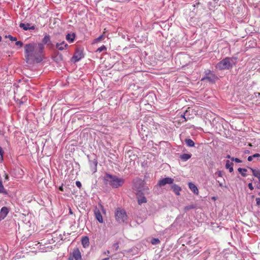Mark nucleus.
I'll return each instance as SVG.
<instances>
[{
    "mask_svg": "<svg viewBox=\"0 0 260 260\" xmlns=\"http://www.w3.org/2000/svg\"><path fill=\"white\" fill-rule=\"evenodd\" d=\"M226 157L228 158H232V157H231L230 155H228Z\"/></svg>",
    "mask_w": 260,
    "mask_h": 260,
    "instance_id": "nucleus-49",
    "label": "nucleus"
},
{
    "mask_svg": "<svg viewBox=\"0 0 260 260\" xmlns=\"http://www.w3.org/2000/svg\"><path fill=\"white\" fill-rule=\"evenodd\" d=\"M258 194L260 196V192L258 193Z\"/></svg>",
    "mask_w": 260,
    "mask_h": 260,
    "instance_id": "nucleus-58",
    "label": "nucleus"
},
{
    "mask_svg": "<svg viewBox=\"0 0 260 260\" xmlns=\"http://www.w3.org/2000/svg\"><path fill=\"white\" fill-rule=\"evenodd\" d=\"M231 160L232 161H235L236 162H238V163H240V162H242V160L238 158L232 157V158H231Z\"/></svg>",
    "mask_w": 260,
    "mask_h": 260,
    "instance_id": "nucleus-35",
    "label": "nucleus"
},
{
    "mask_svg": "<svg viewBox=\"0 0 260 260\" xmlns=\"http://www.w3.org/2000/svg\"><path fill=\"white\" fill-rule=\"evenodd\" d=\"M9 211V209L7 207H3L1 208L0 211V217L2 220L4 219L7 216Z\"/></svg>",
    "mask_w": 260,
    "mask_h": 260,
    "instance_id": "nucleus-16",
    "label": "nucleus"
},
{
    "mask_svg": "<svg viewBox=\"0 0 260 260\" xmlns=\"http://www.w3.org/2000/svg\"><path fill=\"white\" fill-rule=\"evenodd\" d=\"M196 208V206L193 204H191L190 205L186 206L184 208V211L186 212L188 211L189 210L193 209H195Z\"/></svg>",
    "mask_w": 260,
    "mask_h": 260,
    "instance_id": "nucleus-26",
    "label": "nucleus"
},
{
    "mask_svg": "<svg viewBox=\"0 0 260 260\" xmlns=\"http://www.w3.org/2000/svg\"><path fill=\"white\" fill-rule=\"evenodd\" d=\"M55 47L58 50L62 51L64 49H68L69 45L68 44L66 43L64 41H62L60 43H57L55 45Z\"/></svg>",
    "mask_w": 260,
    "mask_h": 260,
    "instance_id": "nucleus-12",
    "label": "nucleus"
},
{
    "mask_svg": "<svg viewBox=\"0 0 260 260\" xmlns=\"http://www.w3.org/2000/svg\"><path fill=\"white\" fill-rule=\"evenodd\" d=\"M151 243L153 245H156L160 243V241L157 238H152L151 239Z\"/></svg>",
    "mask_w": 260,
    "mask_h": 260,
    "instance_id": "nucleus-31",
    "label": "nucleus"
},
{
    "mask_svg": "<svg viewBox=\"0 0 260 260\" xmlns=\"http://www.w3.org/2000/svg\"><path fill=\"white\" fill-rule=\"evenodd\" d=\"M99 206L101 207L102 209H103L104 207H103V206L101 204H100Z\"/></svg>",
    "mask_w": 260,
    "mask_h": 260,
    "instance_id": "nucleus-50",
    "label": "nucleus"
},
{
    "mask_svg": "<svg viewBox=\"0 0 260 260\" xmlns=\"http://www.w3.org/2000/svg\"><path fill=\"white\" fill-rule=\"evenodd\" d=\"M29 30L30 29H31V30H34L35 29V26L34 25H31L30 24V26H29Z\"/></svg>",
    "mask_w": 260,
    "mask_h": 260,
    "instance_id": "nucleus-44",
    "label": "nucleus"
},
{
    "mask_svg": "<svg viewBox=\"0 0 260 260\" xmlns=\"http://www.w3.org/2000/svg\"><path fill=\"white\" fill-rule=\"evenodd\" d=\"M59 189H60V190H62V187H60L59 188Z\"/></svg>",
    "mask_w": 260,
    "mask_h": 260,
    "instance_id": "nucleus-52",
    "label": "nucleus"
},
{
    "mask_svg": "<svg viewBox=\"0 0 260 260\" xmlns=\"http://www.w3.org/2000/svg\"><path fill=\"white\" fill-rule=\"evenodd\" d=\"M94 215L95 217V218L96 220L100 223L103 222V219L102 215V214L101 213V211L99 209H98L97 208H95L94 211Z\"/></svg>",
    "mask_w": 260,
    "mask_h": 260,
    "instance_id": "nucleus-14",
    "label": "nucleus"
},
{
    "mask_svg": "<svg viewBox=\"0 0 260 260\" xmlns=\"http://www.w3.org/2000/svg\"><path fill=\"white\" fill-rule=\"evenodd\" d=\"M72 254L75 260H81V254L78 248L74 249Z\"/></svg>",
    "mask_w": 260,
    "mask_h": 260,
    "instance_id": "nucleus-15",
    "label": "nucleus"
},
{
    "mask_svg": "<svg viewBox=\"0 0 260 260\" xmlns=\"http://www.w3.org/2000/svg\"><path fill=\"white\" fill-rule=\"evenodd\" d=\"M82 244L84 248H86L89 245V238L87 236L82 237L81 240Z\"/></svg>",
    "mask_w": 260,
    "mask_h": 260,
    "instance_id": "nucleus-20",
    "label": "nucleus"
},
{
    "mask_svg": "<svg viewBox=\"0 0 260 260\" xmlns=\"http://www.w3.org/2000/svg\"><path fill=\"white\" fill-rule=\"evenodd\" d=\"M236 57H226L218 62L215 66V68L220 71L231 69L236 65Z\"/></svg>",
    "mask_w": 260,
    "mask_h": 260,
    "instance_id": "nucleus-3",
    "label": "nucleus"
},
{
    "mask_svg": "<svg viewBox=\"0 0 260 260\" xmlns=\"http://www.w3.org/2000/svg\"><path fill=\"white\" fill-rule=\"evenodd\" d=\"M233 165L232 162H230V160H227L225 164V168L229 170V172L232 173L233 172Z\"/></svg>",
    "mask_w": 260,
    "mask_h": 260,
    "instance_id": "nucleus-23",
    "label": "nucleus"
},
{
    "mask_svg": "<svg viewBox=\"0 0 260 260\" xmlns=\"http://www.w3.org/2000/svg\"><path fill=\"white\" fill-rule=\"evenodd\" d=\"M260 157V154L259 153H255L252 155L249 156L247 158V160L249 161H251L254 158H258Z\"/></svg>",
    "mask_w": 260,
    "mask_h": 260,
    "instance_id": "nucleus-29",
    "label": "nucleus"
},
{
    "mask_svg": "<svg viewBox=\"0 0 260 260\" xmlns=\"http://www.w3.org/2000/svg\"><path fill=\"white\" fill-rule=\"evenodd\" d=\"M2 37L0 36V42L2 41Z\"/></svg>",
    "mask_w": 260,
    "mask_h": 260,
    "instance_id": "nucleus-53",
    "label": "nucleus"
},
{
    "mask_svg": "<svg viewBox=\"0 0 260 260\" xmlns=\"http://www.w3.org/2000/svg\"><path fill=\"white\" fill-rule=\"evenodd\" d=\"M216 181H217V182L218 183V185H219L220 187H223V183H222V182H220V180H216Z\"/></svg>",
    "mask_w": 260,
    "mask_h": 260,
    "instance_id": "nucleus-43",
    "label": "nucleus"
},
{
    "mask_svg": "<svg viewBox=\"0 0 260 260\" xmlns=\"http://www.w3.org/2000/svg\"><path fill=\"white\" fill-rule=\"evenodd\" d=\"M104 182L106 185H109L112 188H117L122 186L124 183L125 180L119 178L115 175L106 173L103 178Z\"/></svg>",
    "mask_w": 260,
    "mask_h": 260,
    "instance_id": "nucleus-2",
    "label": "nucleus"
},
{
    "mask_svg": "<svg viewBox=\"0 0 260 260\" xmlns=\"http://www.w3.org/2000/svg\"><path fill=\"white\" fill-rule=\"evenodd\" d=\"M69 213L70 214H73V213L72 212V209L71 208L70 209Z\"/></svg>",
    "mask_w": 260,
    "mask_h": 260,
    "instance_id": "nucleus-47",
    "label": "nucleus"
},
{
    "mask_svg": "<svg viewBox=\"0 0 260 260\" xmlns=\"http://www.w3.org/2000/svg\"><path fill=\"white\" fill-rule=\"evenodd\" d=\"M84 57L83 50L81 48H76L75 53L71 58L72 62H76L80 60Z\"/></svg>",
    "mask_w": 260,
    "mask_h": 260,
    "instance_id": "nucleus-8",
    "label": "nucleus"
},
{
    "mask_svg": "<svg viewBox=\"0 0 260 260\" xmlns=\"http://www.w3.org/2000/svg\"><path fill=\"white\" fill-rule=\"evenodd\" d=\"M15 45L16 46H19L20 47H21L23 46V43L21 41H16V43H15Z\"/></svg>",
    "mask_w": 260,
    "mask_h": 260,
    "instance_id": "nucleus-36",
    "label": "nucleus"
},
{
    "mask_svg": "<svg viewBox=\"0 0 260 260\" xmlns=\"http://www.w3.org/2000/svg\"><path fill=\"white\" fill-rule=\"evenodd\" d=\"M190 108H188V110H186L183 114H181V117L184 119L183 121H187L188 120L190 119L191 117L188 115V113L190 112Z\"/></svg>",
    "mask_w": 260,
    "mask_h": 260,
    "instance_id": "nucleus-21",
    "label": "nucleus"
},
{
    "mask_svg": "<svg viewBox=\"0 0 260 260\" xmlns=\"http://www.w3.org/2000/svg\"><path fill=\"white\" fill-rule=\"evenodd\" d=\"M189 188L196 194H199V190L197 186L193 183L189 182L188 183Z\"/></svg>",
    "mask_w": 260,
    "mask_h": 260,
    "instance_id": "nucleus-19",
    "label": "nucleus"
},
{
    "mask_svg": "<svg viewBox=\"0 0 260 260\" xmlns=\"http://www.w3.org/2000/svg\"><path fill=\"white\" fill-rule=\"evenodd\" d=\"M255 201L256 206H259L260 205V197L256 198L255 199Z\"/></svg>",
    "mask_w": 260,
    "mask_h": 260,
    "instance_id": "nucleus-37",
    "label": "nucleus"
},
{
    "mask_svg": "<svg viewBox=\"0 0 260 260\" xmlns=\"http://www.w3.org/2000/svg\"><path fill=\"white\" fill-rule=\"evenodd\" d=\"M204 74V76L201 79V81L207 80L210 83H214L218 79V77L210 70H206Z\"/></svg>",
    "mask_w": 260,
    "mask_h": 260,
    "instance_id": "nucleus-7",
    "label": "nucleus"
},
{
    "mask_svg": "<svg viewBox=\"0 0 260 260\" xmlns=\"http://www.w3.org/2000/svg\"><path fill=\"white\" fill-rule=\"evenodd\" d=\"M88 162L91 171L94 173L97 171V166L98 164L97 156L93 154L91 155H87Z\"/></svg>",
    "mask_w": 260,
    "mask_h": 260,
    "instance_id": "nucleus-6",
    "label": "nucleus"
},
{
    "mask_svg": "<svg viewBox=\"0 0 260 260\" xmlns=\"http://www.w3.org/2000/svg\"><path fill=\"white\" fill-rule=\"evenodd\" d=\"M8 178H9V176H8V175L7 174H5V179H6V180H8Z\"/></svg>",
    "mask_w": 260,
    "mask_h": 260,
    "instance_id": "nucleus-45",
    "label": "nucleus"
},
{
    "mask_svg": "<svg viewBox=\"0 0 260 260\" xmlns=\"http://www.w3.org/2000/svg\"><path fill=\"white\" fill-rule=\"evenodd\" d=\"M0 193H3L6 197L10 198L11 197V194L5 188L1 179H0Z\"/></svg>",
    "mask_w": 260,
    "mask_h": 260,
    "instance_id": "nucleus-13",
    "label": "nucleus"
},
{
    "mask_svg": "<svg viewBox=\"0 0 260 260\" xmlns=\"http://www.w3.org/2000/svg\"><path fill=\"white\" fill-rule=\"evenodd\" d=\"M40 43L44 45H46L49 48H52L54 47V45L51 41L50 36L47 33L44 34V37L42 40V42Z\"/></svg>",
    "mask_w": 260,
    "mask_h": 260,
    "instance_id": "nucleus-9",
    "label": "nucleus"
},
{
    "mask_svg": "<svg viewBox=\"0 0 260 260\" xmlns=\"http://www.w3.org/2000/svg\"><path fill=\"white\" fill-rule=\"evenodd\" d=\"M74 258L73 257V256H70L69 257V260H73V259H74Z\"/></svg>",
    "mask_w": 260,
    "mask_h": 260,
    "instance_id": "nucleus-46",
    "label": "nucleus"
},
{
    "mask_svg": "<svg viewBox=\"0 0 260 260\" xmlns=\"http://www.w3.org/2000/svg\"><path fill=\"white\" fill-rule=\"evenodd\" d=\"M238 171L243 177H246L247 176L246 172L247 170L246 169L239 168L238 169Z\"/></svg>",
    "mask_w": 260,
    "mask_h": 260,
    "instance_id": "nucleus-27",
    "label": "nucleus"
},
{
    "mask_svg": "<svg viewBox=\"0 0 260 260\" xmlns=\"http://www.w3.org/2000/svg\"><path fill=\"white\" fill-rule=\"evenodd\" d=\"M113 246L115 248V250H117L119 248V243L116 242L113 244Z\"/></svg>",
    "mask_w": 260,
    "mask_h": 260,
    "instance_id": "nucleus-39",
    "label": "nucleus"
},
{
    "mask_svg": "<svg viewBox=\"0 0 260 260\" xmlns=\"http://www.w3.org/2000/svg\"><path fill=\"white\" fill-rule=\"evenodd\" d=\"M76 185L79 188H80L82 186V184L79 181H76Z\"/></svg>",
    "mask_w": 260,
    "mask_h": 260,
    "instance_id": "nucleus-38",
    "label": "nucleus"
},
{
    "mask_svg": "<svg viewBox=\"0 0 260 260\" xmlns=\"http://www.w3.org/2000/svg\"><path fill=\"white\" fill-rule=\"evenodd\" d=\"M260 96V93L259 92H255L253 95V98H258Z\"/></svg>",
    "mask_w": 260,
    "mask_h": 260,
    "instance_id": "nucleus-42",
    "label": "nucleus"
},
{
    "mask_svg": "<svg viewBox=\"0 0 260 260\" xmlns=\"http://www.w3.org/2000/svg\"><path fill=\"white\" fill-rule=\"evenodd\" d=\"M185 142L188 147H191L194 146V142L190 139H186Z\"/></svg>",
    "mask_w": 260,
    "mask_h": 260,
    "instance_id": "nucleus-25",
    "label": "nucleus"
},
{
    "mask_svg": "<svg viewBox=\"0 0 260 260\" xmlns=\"http://www.w3.org/2000/svg\"><path fill=\"white\" fill-rule=\"evenodd\" d=\"M213 199H215V197H213Z\"/></svg>",
    "mask_w": 260,
    "mask_h": 260,
    "instance_id": "nucleus-55",
    "label": "nucleus"
},
{
    "mask_svg": "<svg viewBox=\"0 0 260 260\" xmlns=\"http://www.w3.org/2000/svg\"><path fill=\"white\" fill-rule=\"evenodd\" d=\"M75 38L76 34L74 32L72 34L68 33L66 36V40L70 43H73L74 41Z\"/></svg>",
    "mask_w": 260,
    "mask_h": 260,
    "instance_id": "nucleus-18",
    "label": "nucleus"
},
{
    "mask_svg": "<svg viewBox=\"0 0 260 260\" xmlns=\"http://www.w3.org/2000/svg\"><path fill=\"white\" fill-rule=\"evenodd\" d=\"M174 180L170 177H166L159 180L158 185L160 186H164L167 184H172Z\"/></svg>",
    "mask_w": 260,
    "mask_h": 260,
    "instance_id": "nucleus-10",
    "label": "nucleus"
},
{
    "mask_svg": "<svg viewBox=\"0 0 260 260\" xmlns=\"http://www.w3.org/2000/svg\"><path fill=\"white\" fill-rule=\"evenodd\" d=\"M5 38H8L11 41H16L17 39L15 37H13L11 35L5 36Z\"/></svg>",
    "mask_w": 260,
    "mask_h": 260,
    "instance_id": "nucleus-32",
    "label": "nucleus"
},
{
    "mask_svg": "<svg viewBox=\"0 0 260 260\" xmlns=\"http://www.w3.org/2000/svg\"><path fill=\"white\" fill-rule=\"evenodd\" d=\"M29 26H30V24L28 23L26 24L20 23L19 24V27L22 28L25 30H29Z\"/></svg>",
    "mask_w": 260,
    "mask_h": 260,
    "instance_id": "nucleus-28",
    "label": "nucleus"
},
{
    "mask_svg": "<svg viewBox=\"0 0 260 260\" xmlns=\"http://www.w3.org/2000/svg\"><path fill=\"white\" fill-rule=\"evenodd\" d=\"M248 188L251 190H252L254 189L252 183H249L248 184Z\"/></svg>",
    "mask_w": 260,
    "mask_h": 260,
    "instance_id": "nucleus-41",
    "label": "nucleus"
},
{
    "mask_svg": "<svg viewBox=\"0 0 260 260\" xmlns=\"http://www.w3.org/2000/svg\"><path fill=\"white\" fill-rule=\"evenodd\" d=\"M105 253V254H109L110 253V251L109 250H107V251Z\"/></svg>",
    "mask_w": 260,
    "mask_h": 260,
    "instance_id": "nucleus-51",
    "label": "nucleus"
},
{
    "mask_svg": "<svg viewBox=\"0 0 260 260\" xmlns=\"http://www.w3.org/2000/svg\"><path fill=\"white\" fill-rule=\"evenodd\" d=\"M190 112L189 113H188V115L189 116H190Z\"/></svg>",
    "mask_w": 260,
    "mask_h": 260,
    "instance_id": "nucleus-54",
    "label": "nucleus"
},
{
    "mask_svg": "<svg viewBox=\"0 0 260 260\" xmlns=\"http://www.w3.org/2000/svg\"><path fill=\"white\" fill-rule=\"evenodd\" d=\"M214 175L218 177H222V172L221 171H218L215 173Z\"/></svg>",
    "mask_w": 260,
    "mask_h": 260,
    "instance_id": "nucleus-33",
    "label": "nucleus"
},
{
    "mask_svg": "<svg viewBox=\"0 0 260 260\" xmlns=\"http://www.w3.org/2000/svg\"><path fill=\"white\" fill-rule=\"evenodd\" d=\"M107 50V48L105 45H102L100 47L98 48L96 50V52H98L99 53L106 51Z\"/></svg>",
    "mask_w": 260,
    "mask_h": 260,
    "instance_id": "nucleus-30",
    "label": "nucleus"
},
{
    "mask_svg": "<svg viewBox=\"0 0 260 260\" xmlns=\"http://www.w3.org/2000/svg\"><path fill=\"white\" fill-rule=\"evenodd\" d=\"M133 188L137 192H144L145 193H149V188L145 185L144 180L139 178L133 180Z\"/></svg>",
    "mask_w": 260,
    "mask_h": 260,
    "instance_id": "nucleus-4",
    "label": "nucleus"
},
{
    "mask_svg": "<svg viewBox=\"0 0 260 260\" xmlns=\"http://www.w3.org/2000/svg\"><path fill=\"white\" fill-rule=\"evenodd\" d=\"M171 188L177 196L180 195V191L182 190L181 187L177 184H172Z\"/></svg>",
    "mask_w": 260,
    "mask_h": 260,
    "instance_id": "nucleus-17",
    "label": "nucleus"
},
{
    "mask_svg": "<svg viewBox=\"0 0 260 260\" xmlns=\"http://www.w3.org/2000/svg\"><path fill=\"white\" fill-rule=\"evenodd\" d=\"M192 155L190 153H184L180 155L179 158L183 161H185L190 159Z\"/></svg>",
    "mask_w": 260,
    "mask_h": 260,
    "instance_id": "nucleus-22",
    "label": "nucleus"
},
{
    "mask_svg": "<svg viewBox=\"0 0 260 260\" xmlns=\"http://www.w3.org/2000/svg\"><path fill=\"white\" fill-rule=\"evenodd\" d=\"M249 169L251 171L254 176L257 177L258 179H260V170L254 169L252 168H249Z\"/></svg>",
    "mask_w": 260,
    "mask_h": 260,
    "instance_id": "nucleus-24",
    "label": "nucleus"
},
{
    "mask_svg": "<svg viewBox=\"0 0 260 260\" xmlns=\"http://www.w3.org/2000/svg\"><path fill=\"white\" fill-rule=\"evenodd\" d=\"M24 54L26 61L41 62L45 57L44 45L35 42L26 44L24 45Z\"/></svg>",
    "mask_w": 260,
    "mask_h": 260,
    "instance_id": "nucleus-1",
    "label": "nucleus"
},
{
    "mask_svg": "<svg viewBox=\"0 0 260 260\" xmlns=\"http://www.w3.org/2000/svg\"><path fill=\"white\" fill-rule=\"evenodd\" d=\"M105 37L104 35H101L98 38L95 39V42L97 43L101 41L103 39L105 38Z\"/></svg>",
    "mask_w": 260,
    "mask_h": 260,
    "instance_id": "nucleus-34",
    "label": "nucleus"
},
{
    "mask_svg": "<svg viewBox=\"0 0 260 260\" xmlns=\"http://www.w3.org/2000/svg\"><path fill=\"white\" fill-rule=\"evenodd\" d=\"M259 179V183H260V179Z\"/></svg>",
    "mask_w": 260,
    "mask_h": 260,
    "instance_id": "nucleus-56",
    "label": "nucleus"
},
{
    "mask_svg": "<svg viewBox=\"0 0 260 260\" xmlns=\"http://www.w3.org/2000/svg\"><path fill=\"white\" fill-rule=\"evenodd\" d=\"M116 221L119 224L127 223L128 216L125 210L118 208L115 212Z\"/></svg>",
    "mask_w": 260,
    "mask_h": 260,
    "instance_id": "nucleus-5",
    "label": "nucleus"
},
{
    "mask_svg": "<svg viewBox=\"0 0 260 260\" xmlns=\"http://www.w3.org/2000/svg\"><path fill=\"white\" fill-rule=\"evenodd\" d=\"M3 154H4L3 149L1 147H0V155L1 156L2 159H3Z\"/></svg>",
    "mask_w": 260,
    "mask_h": 260,
    "instance_id": "nucleus-40",
    "label": "nucleus"
},
{
    "mask_svg": "<svg viewBox=\"0 0 260 260\" xmlns=\"http://www.w3.org/2000/svg\"><path fill=\"white\" fill-rule=\"evenodd\" d=\"M1 220H2L1 218L0 217V221H1Z\"/></svg>",
    "mask_w": 260,
    "mask_h": 260,
    "instance_id": "nucleus-57",
    "label": "nucleus"
},
{
    "mask_svg": "<svg viewBox=\"0 0 260 260\" xmlns=\"http://www.w3.org/2000/svg\"><path fill=\"white\" fill-rule=\"evenodd\" d=\"M144 192H136V196L138 199V203L139 205H141L143 203H145L147 202V199L144 196Z\"/></svg>",
    "mask_w": 260,
    "mask_h": 260,
    "instance_id": "nucleus-11",
    "label": "nucleus"
},
{
    "mask_svg": "<svg viewBox=\"0 0 260 260\" xmlns=\"http://www.w3.org/2000/svg\"><path fill=\"white\" fill-rule=\"evenodd\" d=\"M109 257H106L105 258H103L102 260H109Z\"/></svg>",
    "mask_w": 260,
    "mask_h": 260,
    "instance_id": "nucleus-48",
    "label": "nucleus"
}]
</instances>
